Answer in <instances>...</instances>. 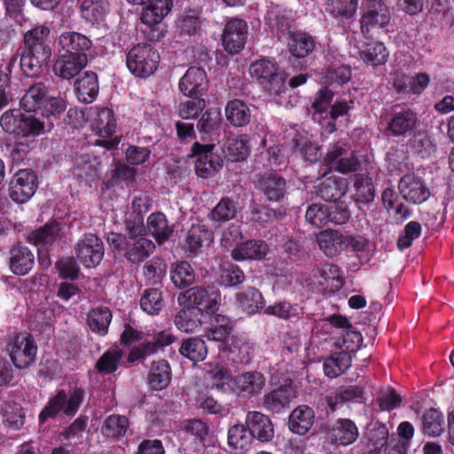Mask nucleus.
<instances>
[{"label": "nucleus", "mask_w": 454, "mask_h": 454, "mask_svg": "<svg viewBox=\"0 0 454 454\" xmlns=\"http://www.w3.org/2000/svg\"><path fill=\"white\" fill-rule=\"evenodd\" d=\"M126 233L110 232L106 240L115 251L123 254L127 261L139 264L146 260L155 250V245L146 235L142 217L125 223Z\"/></svg>", "instance_id": "obj_1"}, {"label": "nucleus", "mask_w": 454, "mask_h": 454, "mask_svg": "<svg viewBox=\"0 0 454 454\" xmlns=\"http://www.w3.org/2000/svg\"><path fill=\"white\" fill-rule=\"evenodd\" d=\"M49 35L50 29L45 26H37L24 34L20 68L27 77H38L47 66L51 56Z\"/></svg>", "instance_id": "obj_2"}, {"label": "nucleus", "mask_w": 454, "mask_h": 454, "mask_svg": "<svg viewBox=\"0 0 454 454\" xmlns=\"http://www.w3.org/2000/svg\"><path fill=\"white\" fill-rule=\"evenodd\" d=\"M20 105L27 113H35L50 120L58 119L67 108L66 101L59 97L47 80L32 84L20 99Z\"/></svg>", "instance_id": "obj_3"}, {"label": "nucleus", "mask_w": 454, "mask_h": 454, "mask_svg": "<svg viewBox=\"0 0 454 454\" xmlns=\"http://www.w3.org/2000/svg\"><path fill=\"white\" fill-rule=\"evenodd\" d=\"M249 74L270 95L280 96L286 90V77L275 61L259 59L251 63Z\"/></svg>", "instance_id": "obj_4"}, {"label": "nucleus", "mask_w": 454, "mask_h": 454, "mask_svg": "<svg viewBox=\"0 0 454 454\" xmlns=\"http://www.w3.org/2000/svg\"><path fill=\"white\" fill-rule=\"evenodd\" d=\"M84 398V390L74 387L68 395L65 389H59L51 397L40 411L38 421L44 424L49 419H55L60 412L67 417H74L81 407Z\"/></svg>", "instance_id": "obj_5"}, {"label": "nucleus", "mask_w": 454, "mask_h": 454, "mask_svg": "<svg viewBox=\"0 0 454 454\" xmlns=\"http://www.w3.org/2000/svg\"><path fill=\"white\" fill-rule=\"evenodd\" d=\"M160 60L158 50L151 43H138L126 54V66L136 77L147 78L158 69Z\"/></svg>", "instance_id": "obj_6"}, {"label": "nucleus", "mask_w": 454, "mask_h": 454, "mask_svg": "<svg viewBox=\"0 0 454 454\" xmlns=\"http://www.w3.org/2000/svg\"><path fill=\"white\" fill-rule=\"evenodd\" d=\"M177 301L178 304H188L200 309L204 316H211L219 309L222 301L221 292L214 285L197 286L180 293Z\"/></svg>", "instance_id": "obj_7"}, {"label": "nucleus", "mask_w": 454, "mask_h": 454, "mask_svg": "<svg viewBox=\"0 0 454 454\" xmlns=\"http://www.w3.org/2000/svg\"><path fill=\"white\" fill-rule=\"evenodd\" d=\"M12 364L20 370L29 368L35 361L37 345L29 333H18L6 345Z\"/></svg>", "instance_id": "obj_8"}, {"label": "nucleus", "mask_w": 454, "mask_h": 454, "mask_svg": "<svg viewBox=\"0 0 454 454\" xmlns=\"http://www.w3.org/2000/svg\"><path fill=\"white\" fill-rule=\"evenodd\" d=\"M254 184L266 202L281 204L287 199L288 182L275 170H269L259 175Z\"/></svg>", "instance_id": "obj_9"}, {"label": "nucleus", "mask_w": 454, "mask_h": 454, "mask_svg": "<svg viewBox=\"0 0 454 454\" xmlns=\"http://www.w3.org/2000/svg\"><path fill=\"white\" fill-rule=\"evenodd\" d=\"M298 397L297 387L291 379L267 391L262 399V407L270 413L281 414L291 408Z\"/></svg>", "instance_id": "obj_10"}, {"label": "nucleus", "mask_w": 454, "mask_h": 454, "mask_svg": "<svg viewBox=\"0 0 454 454\" xmlns=\"http://www.w3.org/2000/svg\"><path fill=\"white\" fill-rule=\"evenodd\" d=\"M38 184V176L35 170L32 168L19 169L9 181V197L15 203H26L35 193Z\"/></svg>", "instance_id": "obj_11"}, {"label": "nucleus", "mask_w": 454, "mask_h": 454, "mask_svg": "<svg viewBox=\"0 0 454 454\" xmlns=\"http://www.w3.org/2000/svg\"><path fill=\"white\" fill-rule=\"evenodd\" d=\"M76 259L86 269L97 267L102 261L105 249L101 239L94 233H84L74 246Z\"/></svg>", "instance_id": "obj_12"}, {"label": "nucleus", "mask_w": 454, "mask_h": 454, "mask_svg": "<svg viewBox=\"0 0 454 454\" xmlns=\"http://www.w3.org/2000/svg\"><path fill=\"white\" fill-rule=\"evenodd\" d=\"M215 147L214 144L193 143L189 156L196 158L194 168L199 177L213 176L222 168L223 160L219 155L214 153Z\"/></svg>", "instance_id": "obj_13"}, {"label": "nucleus", "mask_w": 454, "mask_h": 454, "mask_svg": "<svg viewBox=\"0 0 454 454\" xmlns=\"http://www.w3.org/2000/svg\"><path fill=\"white\" fill-rule=\"evenodd\" d=\"M390 19V9L383 0H369L360 19L361 32L367 35L372 30L385 28Z\"/></svg>", "instance_id": "obj_14"}, {"label": "nucleus", "mask_w": 454, "mask_h": 454, "mask_svg": "<svg viewBox=\"0 0 454 454\" xmlns=\"http://www.w3.org/2000/svg\"><path fill=\"white\" fill-rule=\"evenodd\" d=\"M419 124L417 114L405 108L394 111L387 121L384 134L387 137L405 138L414 133Z\"/></svg>", "instance_id": "obj_15"}, {"label": "nucleus", "mask_w": 454, "mask_h": 454, "mask_svg": "<svg viewBox=\"0 0 454 454\" xmlns=\"http://www.w3.org/2000/svg\"><path fill=\"white\" fill-rule=\"evenodd\" d=\"M223 45L231 54L241 51L248 36V26L246 20L240 18H231L224 27L223 32Z\"/></svg>", "instance_id": "obj_16"}, {"label": "nucleus", "mask_w": 454, "mask_h": 454, "mask_svg": "<svg viewBox=\"0 0 454 454\" xmlns=\"http://www.w3.org/2000/svg\"><path fill=\"white\" fill-rule=\"evenodd\" d=\"M403 199L414 205H419L430 197V191L424 180L415 174H405L398 183Z\"/></svg>", "instance_id": "obj_17"}, {"label": "nucleus", "mask_w": 454, "mask_h": 454, "mask_svg": "<svg viewBox=\"0 0 454 454\" xmlns=\"http://www.w3.org/2000/svg\"><path fill=\"white\" fill-rule=\"evenodd\" d=\"M209 81L206 71L201 67H191L180 78L178 87L186 97L204 96L208 89Z\"/></svg>", "instance_id": "obj_18"}, {"label": "nucleus", "mask_w": 454, "mask_h": 454, "mask_svg": "<svg viewBox=\"0 0 454 454\" xmlns=\"http://www.w3.org/2000/svg\"><path fill=\"white\" fill-rule=\"evenodd\" d=\"M266 385L264 374L258 371H247L236 376L234 394L240 398H252L262 394Z\"/></svg>", "instance_id": "obj_19"}, {"label": "nucleus", "mask_w": 454, "mask_h": 454, "mask_svg": "<svg viewBox=\"0 0 454 454\" xmlns=\"http://www.w3.org/2000/svg\"><path fill=\"white\" fill-rule=\"evenodd\" d=\"M348 181L345 177L331 176L322 177L315 185L317 197L327 202H337L348 190Z\"/></svg>", "instance_id": "obj_20"}, {"label": "nucleus", "mask_w": 454, "mask_h": 454, "mask_svg": "<svg viewBox=\"0 0 454 454\" xmlns=\"http://www.w3.org/2000/svg\"><path fill=\"white\" fill-rule=\"evenodd\" d=\"M264 20L272 34L278 36L291 35L294 19L286 8L272 4L267 10Z\"/></svg>", "instance_id": "obj_21"}, {"label": "nucleus", "mask_w": 454, "mask_h": 454, "mask_svg": "<svg viewBox=\"0 0 454 454\" xmlns=\"http://www.w3.org/2000/svg\"><path fill=\"white\" fill-rule=\"evenodd\" d=\"M87 57L59 52L52 66V71L56 76L64 80H70L78 75L87 66Z\"/></svg>", "instance_id": "obj_22"}, {"label": "nucleus", "mask_w": 454, "mask_h": 454, "mask_svg": "<svg viewBox=\"0 0 454 454\" xmlns=\"http://www.w3.org/2000/svg\"><path fill=\"white\" fill-rule=\"evenodd\" d=\"M246 425L254 439L268 442L274 436V427L270 418L257 411H250L246 416Z\"/></svg>", "instance_id": "obj_23"}, {"label": "nucleus", "mask_w": 454, "mask_h": 454, "mask_svg": "<svg viewBox=\"0 0 454 454\" xmlns=\"http://www.w3.org/2000/svg\"><path fill=\"white\" fill-rule=\"evenodd\" d=\"M270 251L268 244L262 239H248L238 243L231 250V256L234 261L247 260L262 261Z\"/></svg>", "instance_id": "obj_24"}, {"label": "nucleus", "mask_w": 454, "mask_h": 454, "mask_svg": "<svg viewBox=\"0 0 454 454\" xmlns=\"http://www.w3.org/2000/svg\"><path fill=\"white\" fill-rule=\"evenodd\" d=\"M254 343L244 334L233 335L228 343V351L232 363L237 364H249L254 357Z\"/></svg>", "instance_id": "obj_25"}, {"label": "nucleus", "mask_w": 454, "mask_h": 454, "mask_svg": "<svg viewBox=\"0 0 454 454\" xmlns=\"http://www.w3.org/2000/svg\"><path fill=\"white\" fill-rule=\"evenodd\" d=\"M74 86L80 102L92 103L97 99L99 91L98 76L95 72L85 71L75 79Z\"/></svg>", "instance_id": "obj_26"}, {"label": "nucleus", "mask_w": 454, "mask_h": 454, "mask_svg": "<svg viewBox=\"0 0 454 454\" xmlns=\"http://www.w3.org/2000/svg\"><path fill=\"white\" fill-rule=\"evenodd\" d=\"M35 265V254L27 247L17 244L10 250L9 266L17 276L28 274Z\"/></svg>", "instance_id": "obj_27"}, {"label": "nucleus", "mask_w": 454, "mask_h": 454, "mask_svg": "<svg viewBox=\"0 0 454 454\" xmlns=\"http://www.w3.org/2000/svg\"><path fill=\"white\" fill-rule=\"evenodd\" d=\"M182 309L176 313L174 323L178 330L184 333H193L203 324L204 315L200 309L188 304H179Z\"/></svg>", "instance_id": "obj_28"}, {"label": "nucleus", "mask_w": 454, "mask_h": 454, "mask_svg": "<svg viewBox=\"0 0 454 454\" xmlns=\"http://www.w3.org/2000/svg\"><path fill=\"white\" fill-rule=\"evenodd\" d=\"M314 419L315 412L311 407L299 405L289 415L288 427L293 433L304 435L311 428Z\"/></svg>", "instance_id": "obj_29"}, {"label": "nucleus", "mask_w": 454, "mask_h": 454, "mask_svg": "<svg viewBox=\"0 0 454 454\" xmlns=\"http://www.w3.org/2000/svg\"><path fill=\"white\" fill-rule=\"evenodd\" d=\"M210 388L223 394H234L236 376L226 366L216 364L208 371Z\"/></svg>", "instance_id": "obj_30"}, {"label": "nucleus", "mask_w": 454, "mask_h": 454, "mask_svg": "<svg viewBox=\"0 0 454 454\" xmlns=\"http://www.w3.org/2000/svg\"><path fill=\"white\" fill-rule=\"evenodd\" d=\"M171 379L172 371L167 360L160 359L152 364L147 377V383L152 390L160 391L167 388Z\"/></svg>", "instance_id": "obj_31"}, {"label": "nucleus", "mask_w": 454, "mask_h": 454, "mask_svg": "<svg viewBox=\"0 0 454 454\" xmlns=\"http://www.w3.org/2000/svg\"><path fill=\"white\" fill-rule=\"evenodd\" d=\"M331 440L335 444L349 445L358 437V428L349 419H339L329 432Z\"/></svg>", "instance_id": "obj_32"}, {"label": "nucleus", "mask_w": 454, "mask_h": 454, "mask_svg": "<svg viewBox=\"0 0 454 454\" xmlns=\"http://www.w3.org/2000/svg\"><path fill=\"white\" fill-rule=\"evenodd\" d=\"M59 44L64 53L87 58V51L92 45L91 41L86 35L77 32L63 33L59 37Z\"/></svg>", "instance_id": "obj_33"}, {"label": "nucleus", "mask_w": 454, "mask_h": 454, "mask_svg": "<svg viewBox=\"0 0 454 454\" xmlns=\"http://www.w3.org/2000/svg\"><path fill=\"white\" fill-rule=\"evenodd\" d=\"M214 240L212 230L202 223H193L186 234L190 253L196 254L202 247H208Z\"/></svg>", "instance_id": "obj_34"}, {"label": "nucleus", "mask_w": 454, "mask_h": 454, "mask_svg": "<svg viewBox=\"0 0 454 454\" xmlns=\"http://www.w3.org/2000/svg\"><path fill=\"white\" fill-rule=\"evenodd\" d=\"M113 318L109 308L100 305L91 308L87 314V325L91 332L99 336H106Z\"/></svg>", "instance_id": "obj_35"}, {"label": "nucleus", "mask_w": 454, "mask_h": 454, "mask_svg": "<svg viewBox=\"0 0 454 454\" xmlns=\"http://www.w3.org/2000/svg\"><path fill=\"white\" fill-rule=\"evenodd\" d=\"M226 120L231 125L241 128L248 125L251 121V109L248 105L241 99L228 101L225 109Z\"/></svg>", "instance_id": "obj_36"}, {"label": "nucleus", "mask_w": 454, "mask_h": 454, "mask_svg": "<svg viewBox=\"0 0 454 454\" xmlns=\"http://www.w3.org/2000/svg\"><path fill=\"white\" fill-rule=\"evenodd\" d=\"M146 229L158 244H163L173 234V227L168 224L167 216L162 212H154L148 216Z\"/></svg>", "instance_id": "obj_37"}, {"label": "nucleus", "mask_w": 454, "mask_h": 454, "mask_svg": "<svg viewBox=\"0 0 454 454\" xmlns=\"http://www.w3.org/2000/svg\"><path fill=\"white\" fill-rule=\"evenodd\" d=\"M290 145L293 153H299L310 163H316L322 158L321 146L301 134L292 138Z\"/></svg>", "instance_id": "obj_38"}, {"label": "nucleus", "mask_w": 454, "mask_h": 454, "mask_svg": "<svg viewBox=\"0 0 454 454\" xmlns=\"http://www.w3.org/2000/svg\"><path fill=\"white\" fill-rule=\"evenodd\" d=\"M173 6L172 0H151L143 10L141 20L143 24H159L166 17Z\"/></svg>", "instance_id": "obj_39"}, {"label": "nucleus", "mask_w": 454, "mask_h": 454, "mask_svg": "<svg viewBox=\"0 0 454 454\" xmlns=\"http://www.w3.org/2000/svg\"><path fill=\"white\" fill-rule=\"evenodd\" d=\"M444 416L435 408L426 410L421 417V432L429 437L440 436L444 431Z\"/></svg>", "instance_id": "obj_40"}, {"label": "nucleus", "mask_w": 454, "mask_h": 454, "mask_svg": "<svg viewBox=\"0 0 454 454\" xmlns=\"http://www.w3.org/2000/svg\"><path fill=\"white\" fill-rule=\"evenodd\" d=\"M108 10L109 4L106 0H83L80 6L82 18L92 25L103 21Z\"/></svg>", "instance_id": "obj_41"}, {"label": "nucleus", "mask_w": 454, "mask_h": 454, "mask_svg": "<svg viewBox=\"0 0 454 454\" xmlns=\"http://www.w3.org/2000/svg\"><path fill=\"white\" fill-rule=\"evenodd\" d=\"M351 356L344 351L332 355L325 359L323 364L324 373L330 379L343 374L351 366Z\"/></svg>", "instance_id": "obj_42"}, {"label": "nucleus", "mask_w": 454, "mask_h": 454, "mask_svg": "<svg viewBox=\"0 0 454 454\" xmlns=\"http://www.w3.org/2000/svg\"><path fill=\"white\" fill-rule=\"evenodd\" d=\"M408 146L413 154L423 159L435 153L436 145L427 131L413 133L408 141Z\"/></svg>", "instance_id": "obj_43"}, {"label": "nucleus", "mask_w": 454, "mask_h": 454, "mask_svg": "<svg viewBox=\"0 0 454 454\" xmlns=\"http://www.w3.org/2000/svg\"><path fill=\"white\" fill-rule=\"evenodd\" d=\"M170 279L176 288L184 289L194 283L195 271L188 262H177L171 265Z\"/></svg>", "instance_id": "obj_44"}, {"label": "nucleus", "mask_w": 454, "mask_h": 454, "mask_svg": "<svg viewBox=\"0 0 454 454\" xmlns=\"http://www.w3.org/2000/svg\"><path fill=\"white\" fill-rule=\"evenodd\" d=\"M60 226L57 222H50L45 225L32 231L27 237L35 246H51L59 237Z\"/></svg>", "instance_id": "obj_45"}, {"label": "nucleus", "mask_w": 454, "mask_h": 454, "mask_svg": "<svg viewBox=\"0 0 454 454\" xmlns=\"http://www.w3.org/2000/svg\"><path fill=\"white\" fill-rule=\"evenodd\" d=\"M353 200L356 203L369 204L375 197L372 178L364 174H356L354 182Z\"/></svg>", "instance_id": "obj_46"}, {"label": "nucleus", "mask_w": 454, "mask_h": 454, "mask_svg": "<svg viewBox=\"0 0 454 454\" xmlns=\"http://www.w3.org/2000/svg\"><path fill=\"white\" fill-rule=\"evenodd\" d=\"M315 47L316 42L308 33H296L290 36L289 51L297 59L306 58L313 52Z\"/></svg>", "instance_id": "obj_47"}, {"label": "nucleus", "mask_w": 454, "mask_h": 454, "mask_svg": "<svg viewBox=\"0 0 454 454\" xmlns=\"http://www.w3.org/2000/svg\"><path fill=\"white\" fill-rule=\"evenodd\" d=\"M389 52L381 42H370L364 44L360 51L361 59L372 67L384 65L388 59Z\"/></svg>", "instance_id": "obj_48"}, {"label": "nucleus", "mask_w": 454, "mask_h": 454, "mask_svg": "<svg viewBox=\"0 0 454 454\" xmlns=\"http://www.w3.org/2000/svg\"><path fill=\"white\" fill-rule=\"evenodd\" d=\"M254 440L247 425H235L228 431V444L235 450H248Z\"/></svg>", "instance_id": "obj_49"}, {"label": "nucleus", "mask_w": 454, "mask_h": 454, "mask_svg": "<svg viewBox=\"0 0 454 454\" xmlns=\"http://www.w3.org/2000/svg\"><path fill=\"white\" fill-rule=\"evenodd\" d=\"M179 353L193 363L203 361L207 355V347L200 338H188L184 340L179 348Z\"/></svg>", "instance_id": "obj_50"}, {"label": "nucleus", "mask_w": 454, "mask_h": 454, "mask_svg": "<svg viewBox=\"0 0 454 454\" xmlns=\"http://www.w3.org/2000/svg\"><path fill=\"white\" fill-rule=\"evenodd\" d=\"M238 300L244 311L255 314L264 308L265 301L262 293L255 287L249 286L239 294Z\"/></svg>", "instance_id": "obj_51"}, {"label": "nucleus", "mask_w": 454, "mask_h": 454, "mask_svg": "<svg viewBox=\"0 0 454 454\" xmlns=\"http://www.w3.org/2000/svg\"><path fill=\"white\" fill-rule=\"evenodd\" d=\"M122 356L123 351L120 348L107 349L97 361L96 371L103 375L115 372L120 367Z\"/></svg>", "instance_id": "obj_52"}, {"label": "nucleus", "mask_w": 454, "mask_h": 454, "mask_svg": "<svg viewBox=\"0 0 454 454\" xmlns=\"http://www.w3.org/2000/svg\"><path fill=\"white\" fill-rule=\"evenodd\" d=\"M215 324L206 331L204 336L208 340L223 342L231 335L233 330L232 324L230 318L221 314L215 315Z\"/></svg>", "instance_id": "obj_53"}, {"label": "nucleus", "mask_w": 454, "mask_h": 454, "mask_svg": "<svg viewBox=\"0 0 454 454\" xmlns=\"http://www.w3.org/2000/svg\"><path fill=\"white\" fill-rule=\"evenodd\" d=\"M95 129L102 137H110L115 133L116 121L114 111L108 107L98 109Z\"/></svg>", "instance_id": "obj_54"}, {"label": "nucleus", "mask_w": 454, "mask_h": 454, "mask_svg": "<svg viewBox=\"0 0 454 454\" xmlns=\"http://www.w3.org/2000/svg\"><path fill=\"white\" fill-rule=\"evenodd\" d=\"M140 308L148 315H159L163 308L162 293L158 288H146L140 298Z\"/></svg>", "instance_id": "obj_55"}, {"label": "nucleus", "mask_w": 454, "mask_h": 454, "mask_svg": "<svg viewBox=\"0 0 454 454\" xmlns=\"http://www.w3.org/2000/svg\"><path fill=\"white\" fill-rule=\"evenodd\" d=\"M128 428L129 419L125 416L113 414L105 419L101 431L106 437L117 439L123 436Z\"/></svg>", "instance_id": "obj_56"}, {"label": "nucleus", "mask_w": 454, "mask_h": 454, "mask_svg": "<svg viewBox=\"0 0 454 454\" xmlns=\"http://www.w3.org/2000/svg\"><path fill=\"white\" fill-rule=\"evenodd\" d=\"M237 203L230 198H223L211 210L209 217L213 222L221 223L236 217Z\"/></svg>", "instance_id": "obj_57"}, {"label": "nucleus", "mask_w": 454, "mask_h": 454, "mask_svg": "<svg viewBox=\"0 0 454 454\" xmlns=\"http://www.w3.org/2000/svg\"><path fill=\"white\" fill-rule=\"evenodd\" d=\"M267 315L275 316L284 320L299 318L302 314V309L298 304H292L286 301L275 302V304L265 308Z\"/></svg>", "instance_id": "obj_58"}, {"label": "nucleus", "mask_w": 454, "mask_h": 454, "mask_svg": "<svg viewBox=\"0 0 454 454\" xmlns=\"http://www.w3.org/2000/svg\"><path fill=\"white\" fill-rule=\"evenodd\" d=\"M246 275L239 266L226 262L220 267V283L226 287H234L242 284Z\"/></svg>", "instance_id": "obj_59"}, {"label": "nucleus", "mask_w": 454, "mask_h": 454, "mask_svg": "<svg viewBox=\"0 0 454 454\" xmlns=\"http://www.w3.org/2000/svg\"><path fill=\"white\" fill-rule=\"evenodd\" d=\"M222 124V114L216 107L208 108L202 114L197 123V129L201 134L216 132Z\"/></svg>", "instance_id": "obj_60"}, {"label": "nucleus", "mask_w": 454, "mask_h": 454, "mask_svg": "<svg viewBox=\"0 0 454 454\" xmlns=\"http://www.w3.org/2000/svg\"><path fill=\"white\" fill-rule=\"evenodd\" d=\"M201 20L198 13L193 10H189L180 15L176 20V27L181 35H195L200 28Z\"/></svg>", "instance_id": "obj_61"}, {"label": "nucleus", "mask_w": 454, "mask_h": 454, "mask_svg": "<svg viewBox=\"0 0 454 454\" xmlns=\"http://www.w3.org/2000/svg\"><path fill=\"white\" fill-rule=\"evenodd\" d=\"M329 12L334 18L352 19L358 8V0H327Z\"/></svg>", "instance_id": "obj_62"}, {"label": "nucleus", "mask_w": 454, "mask_h": 454, "mask_svg": "<svg viewBox=\"0 0 454 454\" xmlns=\"http://www.w3.org/2000/svg\"><path fill=\"white\" fill-rule=\"evenodd\" d=\"M3 421L4 425L12 429H20L25 420L23 409L18 404L6 403L2 409Z\"/></svg>", "instance_id": "obj_63"}, {"label": "nucleus", "mask_w": 454, "mask_h": 454, "mask_svg": "<svg viewBox=\"0 0 454 454\" xmlns=\"http://www.w3.org/2000/svg\"><path fill=\"white\" fill-rule=\"evenodd\" d=\"M226 157L232 162L243 161L249 154L247 141L242 138H230L226 143Z\"/></svg>", "instance_id": "obj_64"}]
</instances>
